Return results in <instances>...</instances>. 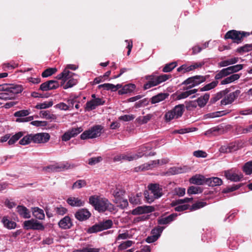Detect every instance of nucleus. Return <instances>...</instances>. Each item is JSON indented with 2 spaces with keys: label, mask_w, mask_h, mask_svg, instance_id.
Segmentation results:
<instances>
[{
  "label": "nucleus",
  "mask_w": 252,
  "mask_h": 252,
  "mask_svg": "<svg viewBox=\"0 0 252 252\" xmlns=\"http://www.w3.org/2000/svg\"><path fill=\"white\" fill-rule=\"evenodd\" d=\"M20 85L3 84L0 85V99L7 100L14 99L16 95L22 91Z\"/></svg>",
  "instance_id": "f257e3e1"
},
{
  "label": "nucleus",
  "mask_w": 252,
  "mask_h": 252,
  "mask_svg": "<svg viewBox=\"0 0 252 252\" xmlns=\"http://www.w3.org/2000/svg\"><path fill=\"white\" fill-rule=\"evenodd\" d=\"M89 203L99 212H104L107 210H111L113 208V205L108 199L96 195L90 197Z\"/></svg>",
  "instance_id": "f03ea898"
},
{
  "label": "nucleus",
  "mask_w": 252,
  "mask_h": 252,
  "mask_svg": "<svg viewBox=\"0 0 252 252\" xmlns=\"http://www.w3.org/2000/svg\"><path fill=\"white\" fill-rule=\"evenodd\" d=\"M170 75L162 74L158 76L155 74L146 76L145 78L147 82L144 86V89L147 90L153 87L156 86L169 78Z\"/></svg>",
  "instance_id": "7ed1b4c3"
},
{
  "label": "nucleus",
  "mask_w": 252,
  "mask_h": 252,
  "mask_svg": "<svg viewBox=\"0 0 252 252\" xmlns=\"http://www.w3.org/2000/svg\"><path fill=\"white\" fill-rule=\"evenodd\" d=\"M245 146V142L243 140H238L228 145L221 146L220 152L222 153H229L239 150Z\"/></svg>",
  "instance_id": "20e7f679"
},
{
  "label": "nucleus",
  "mask_w": 252,
  "mask_h": 252,
  "mask_svg": "<svg viewBox=\"0 0 252 252\" xmlns=\"http://www.w3.org/2000/svg\"><path fill=\"white\" fill-rule=\"evenodd\" d=\"M184 106L182 104L176 105L174 108L166 112L164 116L166 122H169L172 120L177 119L181 117L183 113Z\"/></svg>",
  "instance_id": "39448f33"
},
{
  "label": "nucleus",
  "mask_w": 252,
  "mask_h": 252,
  "mask_svg": "<svg viewBox=\"0 0 252 252\" xmlns=\"http://www.w3.org/2000/svg\"><path fill=\"white\" fill-rule=\"evenodd\" d=\"M103 126L100 125H95L88 130L84 131L80 135L81 139H93L100 136Z\"/></svg>",
  "instance_id": "423d86ee"
},
{
  "label": "nucleus",
  "mask_w": 252,
  "mask_h": 252,
  "mask_svg": "<svg viewBox=\"0 0 252 252\" xmlns=\"http://www.w3.org/2000/svg\"><path fill=\"white\" fill-rule=\"evenodd\" d=\"M169 162V159L167 158H162L161 159H158L152 161L149 163H145L142 165L135 168V171L136 172L142 171L144 170H149L152 169L158 165H161L167 163Z\"/></svg>",
  "instance_id": "0eeeda50"
},
{
  "label": "nucleus",
  "mask_w": 252,
  "mask_h": 252,
  "mask_svg": "<svg viewBox=\"0 0 252 252\" xmlns=\"http://www.w3.org/2000/svg\"><path fill=\"white\" fill-rule=\"evenodd\" d=\"M76 166V165L75 164L70 163L68 162H64L60 164H57L49 167H45L44 169L46 171L49 170L52 171H62L68 169L73 168Z\"/></svg>",
  "instance_id": "6e6552de"
},
{
  "label": "nucleus",
  "mask_w": 252,
  "mask_h": 252,
  "mask_svg": "<svg viewBox=\"0 0 252 252\" xmlns=\"http://www.w3.org/2000/svg\"><path fill=\"white\" fill-rule=\"evenodd\" d=\"M249 35L248 33L244 32H240L235 30L229 31L225 35V39H231L234 42L239 43L241 42L242 38Z\"/></svg>",
  "instance_id": "1a4fd4ad"
},
{
  "label": "nucleus",
  "mask_w": 252,
  "mask_h": 252,
  "mask_svg": "<svg viewBox=\"0 0 252 252\" xmlns=\"http://www.w3.org/2000/svg\"><path fill=\"white\" fill-rule=\"evenodd\" d=\"M206 80V77L203 76L197 75L188 78L184 82V84L189 85L187 89H190L195 86L198 85Z\"/></svg>",
  "instance_id": "9d476101"
},
{
  "label": "nucleus",
  "mask_w": 252,
  "mask_h": 252,
  "mask_svg": "<svg viewBox=\"0 0 252 252\" xmlns=\"http://www.w3.org/2000/svg\"><path fill=\"white\" fill-rule=\"evenodd\" d=\"M192 200V198H186L184 199H179L176 201H173L171 203L172 206H176L175 210L177 212H181L187 210L189 206L184 203L188 202Z\"/></svg>",
  "instance_id": "9b49d317"
},
{
  "label": "nucleus",
  "mask_w": 252,
  "mask_h": 252,
  "mask_svg": "<svg viewBox=\"0 0 252 252\" xmlns=\"http://www.w3.org/2000/svg\"><path fill=\"white\" fill-rule=\"evenodd\" d=\"M24 227L27 229L43 230L44 226L42 223L34 219L26 220L24 222Z\"/></svg>",
  "instance_id": "f8f14e48"
},
{
  "label": "nucleus",
  "mask_w": 252,
  "mask_h": 252,
  "mask_svg": "<svg viewBox=\"0 0 252 252\" xmlns=\"http://www.w3.org/2000/svg\"><path fill=\"white\" fill-rule=\"evenodd\" d=\"M224 173L227 179L234 182L239 181L243 178V175L241 172L233 169L225 171Z\"/></svg>",
  "instance_id": "ddd939ff"
},
{
  "label": "nucleus",
  "mask_w": 252,
  "mask_h": 252,
  "mask_svg": "<svg viewBox=\"0 0 252 252\" xmlns=\"http://www.w3.org/2000/svg\"><path fill=\"white\" fill-rule=\"evenodd\" d=\"M240 93V91L236 90L235 92L231 93L224 96V97L220 101L221 105H226L232 103L238 97Z\"/></svg>",
  "instance_id": "4468645a"
},
{
  "label": "nucleus",
  "mask_w": 252,
  "mask_h": 252,
  "mask_svg": "<svg viewBox=\"0 0 252 252\" xmlns=\"http://www.w3.org/2000/svg\"><path fill=\"white\" fill-rule=\"evenodd\" d=\"M104 103L105 100L101 98L92 99L87 102L85 109L87 111H91L95 109L98 106L103 105Z\"/></svg>",
  "instance_id": "2eb2a0df"
},
{
  "label": "nucleus",
  "mask_w": 252,
  "mask_h": 252,
  "mask_svg": "<svg viewBox=\"0 0 252 252\" xmlns=\"http://www.w3.org/2000/svg\"><path fill=\"white\" fill-rule=\"evenodd\" d=\"M50 138V135L47 133H38L32 134V142L35 143H45Z\"/></svg>",
  "instance_id": "dca6fc26"
},
{
  "label": "nucleus",
  "mask_w": 252,
  "mask_h": 252,
  "mask_svg": "<svg viewBox=\"0 0 252 252\" xmlns=\"http://www.w3.org/2000/svg\"><path fill=\"white\" fill-rule=\"evenodd\" d=\"M148 188L155 199L160 198L163 194L162 189L158 184H151L149 185Z\"/></svg>",
  "instance_id": "f3484780"
},
{
  "label": "nucleus",
  "mask_w": 252,
  "mask_h": 252,
  "mask_svg": "<svg viewBox=\"0 0 252 252\" xmlns=\"http://www.w3.org/2000/svg\"><path fill=\"white\" fill-rule=\"evenodd\" d=\"M229 127L228 126H224L222 125L213 127L207 130L205 134H213L214 135H220L224 133L226 129Z\"/></svg>",
  "instance_id": "a211bd4d"
},
{
  "label": "nucleus",
  "mask_w": 252,
  "mask_h": 252,
  "mask_svg": "<svg viewBox=\"0 0 252 252\" xmlns=\"http://www.w3.org/2000/svg\"><path fill=\"white\" fill-rule=\"evenodd\" d=\"M59 87V83L55 80H50L40 85V89L42 91L56 89Z\"/></svg>",
  "instance_id": "6ab92c4d"
},
{
  "label": "nucleus",
  "mask_w": 252,
  "mask_h": 252,
  "mask_svg": "<svg viewBox=\"0 0 252 252\" xmlns=\"http://www.w3.org/2000/svg\"><path fill=\"white\" fill-rule=\"evenodd\" d=\"M154 211V208L151 206H138L132 211V214L134 215H140L145 213H149Z\"/></svg>",
  "instance_id": "aec40b11"
},
{
  "label": "nucleus",
  "mask_w": 252,
  "mask_h": 252,
  "mask_svg": "<svg viewBox=\"0 0 252 252\" xmlns=\"http://www.w3.org/2000/svg\"><path fill=\"white\" fill-rule=\"evenodd\" d=\"M74 75V73L69 71V70L67 69H64L61 73L57 76L56 78L59 80H61L62 81L61 85H63L68 79L72 78Z\"/></svg>",
  "instance_id": "412c9836"
},
{
  "label": "nucleus",
  "mask_w": 252,
  "mask_h": 252,
  "mask_svg": "<svg viewBox=\"0 0 252 252\" xmlns=\"http://www.w3.org/2000/svg\"><path fill=\"white\" fill-rule=\"evenodd\" d=\"M91 213L86 209H79L75 214V218L79 220L83 221L90 218Z\"/></svg>",
  "instance_id": "4be33fe9"
},
{
  "label": "nucleus",
  "mask_w": 252,
  "mask_h": 252,
  "mask_svg": "<svg viewBox=\"0 0 252 252\" xmlns=\"http://www.w3.org/2000/svg\"><path fill=\"white\" fill-rule=\"evenodd\" d=\"M66 202L73 207H81L84 206L85 201L79 197L71 196L67 198Z\"/></svg>",
  "instance_id": "5701e85b"
},
{
  "label": "nucleus",
  "mask_w": 252,
  "mask_h": 252,
  "mask_svg": "<svg viewBox=\"0 0 252 252\" xmlns=\"http://www.w3.org/2000/svg\"><path fill=\"white\" fill-rule=\"evenodd\" d=\"M16 211L20 216L24 219H30L31 217V212L24 206H18L16 208Z\"/></svg>",
  "instance_id": "b1692460"
},
{
  "label": "nucleus",
  "mask_w": 252,
  "mask_h": 252,
  "mask_svg": "<svg viewBox=\"0 0 252 252\" xmlns=\"http://www.w3.org/2000/svg\"><path fill=\"white\" fill-rule=\"evenodd\" d=\"M239 60V58L238 57H232L219 62L218 66L220 67H226L237 63Z\"/></svg>",
  "instance_id": "393cba45"
},
{
  "label": "nucleus",
  "mask_w": 252,
  "mask_h": 252,
  "mask_svg": "<svg viewBox=\"0 0 252 252\" xmlns=\"http://www.w3.org/2000/svg\"><path fill=\"white\" fill-rule=\"evenodd\" d=\"M207 178L200 175L193 176L189 180L190 183L198 185L206 184Z\"/></svg>",
  "instance_id": "a878e982"
},
{
  "label": "nucleus",
  "mask_w": 252,
  "mask_h": 252,
  "mask_svg": "<svg viewBox=\"0 0 252 252\" xmlns=\"http://www.w3.org/2000/svg\"><path fill=\"white\" fill-rule=\"evenodd\" d=\"M59 226L62 229H66L70 228L72 225L70 218L68 216H65L59 222Z\"/></svg>",
  "instance_id": "bb28decb"
},
{
  "label": "nucleus",
  "mask_w": 252,
  "mask_h": 252,
  "mask_svg": "<svg viewBox=\"0 0 252 252\" xmlns=\"http://www.w3.org/2000/svg\"><path fill=\"white\" fill-rule=\"evenodd\" d=\"M152 149V146L150 144H147L141 146L135 155L138 157V158H141L146 155L147 152Z\"/></svg>",
  "instance_id": "cd10ccee"
},
{
  "label": "nucleus",
  "mask_w": 252,
  "mask_h": 252,
  "mask_svg": "<svg viewBox=\"0 0 252 252\" xmlns=\"http://www.w3.org/2000/svg\"><path fill=\"white\" fill-rule=\"evenodd\" d=\"M135 89V86L132 84H129L125 85L122 89L119 90L118 94L120 95L126 94L133 92Z\"/></svg>",
  "instance_id": "c85d7f7f"
},
{
  "label": "nucleus",
  "mask_w": 252,
  "mask_h": 252,
  "mask_svg": "<svg viewBox=\"0 0 252 252\" xmlns=\"http://www.w3.org/2000/svg\"><path fill=\"white\" fill-rule=\"evenodd\" d=\"M32 211L33 217L38 220H42L45 218V215L42 209L38 207H33L32 208Z\"/></svg>",
  "instance_id": "c756f323"
},
{
  "label": "nucleus",
  "mask_w": 252,
  "mask_h": 252,
  "mask_svg": "<svg viewBox=\"0 0 252 252\" xmlns=\"http://www.w3.org/2000/svg\"><path fill=\"white\" fill-rule=\"evenodd\" d=\"M240 77V75L239 74H233L230 76L227 77L222 80L220 84L221 85H226L230 84L238 80Z\"/></svg>",
  "instance_id": "7c9ffc66"
},
{
  "label": "nucleus",
  "mask_w": 252,
  "mask_h": 252,
  "mask_svg": "<svg viewBox=\"0 0 252 252\" xmlns=\"http://www.w3.org/2000/svg\"><path fill=\"white\" fill-rule=\"evenodd\" d=\"M222 184V181L218 177H212L207 178L206 185L209 186L214 187L220 186Z\"/></svg>",
  "instance_id": "2f4dec72"
},
{
  "label": "nucleus",
  "mask_w": 252,
  "mask_h": 252,
  "mask_svg": "<svg viewBox=\"0 0 252 252\" xmlns=\"http://www.w3.org/2000/svg\"><path fill=\"white\" fill-rule=\"evenodd\" d=\"M181 167H173L170 168L168 171V174L170 175H176L178 174H181L184 172H186L188 169L186 167L187 166H183Z\"/></svg>",
  "instance_id": "473e14b6"
},
{
  "label": "nucleus",
  "mask_w": 252,
  "mask_h": 252,
  "mask_svg": "<svg viewBox=\"0 0 252 252\" xmlns=\"http://www.w3.org/2000/svg\"><path fill=\"white\" fill-rule=\"evenodd\" d=\"M168 94L166 93H160L156 95L153 96L151 98V103L152 104H155L157 103H158L161 101L164 100L167 96Z\"/></svg>",
  "instance_id": "72a5a7b5"
},
{
  "label": "nucleus",
  "mask_w": 252,
  "mask_h": 252,
  "mask_svg": "<svg viewBox=\"0 0 252 252\" xmlns=\"http://www.w3.org/2000/svg\"><path fill=\"white\" fill-rule=\"evenodd\" d=\"M1 221L4 226L8 229H14L16 226V222L10 220L7 217H4Z\"/></svg>",
  "instance_id": "f704fd0d"
},
{
  "label": "nucleus",
  "mask_w": 252,
  "mask_h": 252,
  "mask_svg": "<svg viewBox=\"0 0 252 252\" xmlns=\"http://www.w3.org/2000/svg\"><path fill=\"white\" fill-rule=\"evenodd\" d=\"M177 214L176 213H173L168 217L162 218L159 220L158 222L159 223L161 224H165L168 223L173 220L175 219V218L177 217Z\"/></svg>",
  "instance_id": "c9c22d12"
},
{
  "label": "nucleus",
  "mask_w": 252,
  "mask_h": 252,
  "mask_svg": "<svg viewBox=\"0 0 252 252\" xmlns=\"http://www.w3.org/2000/svg\"><path fill=\"white\" fill-rule=\"evenodd\" d=\"M210 97V95L208 94H205L203 96H200L197 99V103L198 105L202 107H204L207 103Z\"/></svg>",
  "instance_id": "e433bc0d"
},
{
  "label": "nucleus",
  "mask_w": 252,
  "mask_h": 252,
  "mask_svg": "<svg viewBox=\"0 0 252 252\" xmlns=\"http://www.w3.org/2000/svg\"><path fill=\"white\" fill-rule=\"evenodd\" d=\"M99 249L92 248L90 246L88 245L85 247L75 249L73 252H99Z\"/></svg>",
  "instance_id": "4c0bfd02"
},
{
  "label": "nucleus",
  "mask_w": 252,
  "mask_h": 252,
  "mask_svg": "<svg viewBox=\"0 0 252 252\" xmlns=\"http://www.w3.org/2000/svg\"><path fill=\"white\" fill-rule=\"evenodd\" d=\"M40 117L51 121L56 119V116L50 114L48 111L42 110L39 112Z\"/></svg>",
  "instance_id": "58836bf2"
},
{
  "label": "nucleus",
  "mask_w": 252,
  "mask_h": 252,
  "mask_svg": "<svg viewBox=\"0 0 252 252\" xmlns=\"http://www.w3.org/2000/svg\"><path fill=\"white\" fill-rule=\"evenodd\" d=\"M53 105V103L52 101H45L42 103L37 104L35 108L37 109H44L48 108L51 107Z\"/></svg>",
  "instance_id": "ea45409f"
},
{
  "label": "nucleus",
  "mask_w": 252,
  "mask_h": 252,
  "mask_svg": "<svg viewBox=\"0 0 252 252\" xmlns=\"http://www.w3.org/2000/svg\"><path fill=\"white\" fill-rule=\"evenodd\" d=\"M152 117V115L148 114L143 117H139L136 119L137 123L140 125L144 124L149 122Z\"/></svg>",
  "instance_id": "a19ab883"
},
{
  "label": "nucleus",
  "mask_w": 252,
  "mask_h": 252,
  "mask_svg": "<svg viewBox=\"0 0 252 252\" xmlns=\"http://www.w3.org/2000/svg\"><path fill=\"white\" fill-rule=\"evenodd\" d=\"M197 90L196 89H192L189 90H187L184 92H183L180 94H179L178 96V98L179 99H183L185 98L191 94H195L196 93Z\"/></svg>",
  "instance_id": "79ce46f5"
},
{
  "label": "nucleus",
  "mask_w": 252,
  "mask_h": 252,
  "mask_svg": "<svg viewBox=\"0 0 252 252\" xmlns=\"http://www.w3.org/2000/svg\"><path fill=\"white\" fill-rule=\"evenodd\" d=\"M86 181L84 180H78L76 181L72 185V189H81L86 186Z\"/></svg>",
  "instance_id": "37998d69"
},
{
  "label": "nucleus",
  "mask_w": 252,
  "mask_h": 252,
  "mask_svg": "<svg viewBox=\"0 0 252 252\" xmlns=\"http://www.w3.org/2000/svg\"><path fill=\"white\" fill-rule=\"evenodd\" d=\"M23 135L22 132H19L13 135L8 140V143L9 145L14 144Z\"/></svg>",
  "instance_id": "c03bdc74"
},
{
  "label": "nucleus",
  "mask_w": 252,
  "mask_h": 252,
  "mask_svg": "<svg viewBox=\"0 0 252 252\" xmlns=\"http://www.w3.org/2000/svg\"><path fill=\"white\" fill-rule=\"evenodd\" d=\"M31 142H32V134H28L24 136L20 141L19 143L22 145H26L30 144Z\"/></svg>",
  "instance_id": "a18cd8bd"
},
{
  "label": "nucleus",
  "mask_w": 252,
  "mask_h": 252,
  "mask_svg": "<svg viewBox=\"0 0 252 252\" xmlns=\"http://www.w3.org/2000/svg\"><path fill=\"white\" fill-rule=\"evenodd\" d=\"M124 160L128 161H132L138 159V157L135 155V153H126L123 154Z\"/></svg>",
  "instance_id": "49530a36"
},
{
  "label": "nucleus",
  "mask_w": 252,
  "mask_h": 252,
  "mask_svg": "<svg viewBox=\"0 0 252 252\" xmlns=\"http://www.w3.org/2000/svg\"><path fill=\"white\" fill-rule=\"evenodd\" d=\"M218 84V82L217 81H214L210 83H209L200 89V91H207L210 90L214 88H215Z\"/></svg>",
  "instance_id": "de8ad7c7"
},
{
  "label": "nucleus",
  "mask_w": 252,
  "mask_h": 252,
  "mask_svg": "<svg viewBox=\"0 0 252 252\" xmlns=\"http://www.w3.org/2000/svg\"><path fill=\"white\" fill-rule=\"evenodd\" d=\"M77 83V81L76 79H75L73 78L68 79L66 83H65L63 86V88L64 89H67L69 88L72 87L73 86L75 85Z\"/></svg>",
  "instance_id": "09e8293b"
},
{
  "label": "nucleus",
  "mask_w": 252,
  "mask_h": 252,
  "mask_svg": "<svg viewBox=\"0 0 252 252\" xmlns=\"http://www.w3.org/2000/svg\"><path fill=\"white\" fill-rule=\"evenodd\" d=\"M141 194H131L129 197V202L133 204H137L140 203V197Z\"/></svg>",
  "instance_id": "8fccbe9b"
},
{
  "label": "nucleus",
  "mask_w": 252,
  "mask_h": 252,
  "mask_svg": "<svg viewBox=\"0 0 252 252\" xmlns=\"http://www.w3.org/2000/svg\"><path fill=\"white\" fill-rule=\"evenodd\" d=\"M99 223L101 230H103L110 228L112 225V221L110 220H108L100 222Z\"/></svg>",
  "instance_id": "3c124183"
},
{
  "label": "nucleus",
  "mask_w": 252,
  "mask_h": 252,
  "mask_svg": "<svg viewBox=\"0 0 252 252\" xmlns=\"http://www.w3.org/2000/svg\"><path fill=\"white\" fill-rule=\"evenodd\" d=\"M67 211V210L61 205L57 206L55 208V212L57 215L63 216L66 213Z\"/></svg>",
  "instance_id": "603ef678"
},
{
  "label": "nucleus",
  "mask_w": 252,
  "mask_h": 252,
  "mask_svg": "<svg viewBox=\"0 0 252 252\" xmlns=\"http://www.w3.org/2000/svg\"><path fill=\"white\" fill-rule=\"evenodd\" d=\"M243 171L247 175L252 173V161L247 162L243 166Z\"/></svg>",
  "instance_id": "864d4df0"
},
{
  "label": "nucleus",
  "mask_w": 252,
  "mask_h": 252,
  "mask_svg": "<svg viewBox=\"0 0 252 252\" xmlns=\"http://www.w3.org/2000/svg\"><path fill=\"white\" fill-rule=\"evenodd\" d=\"M134 242L131 240H127L121 244L119 247L118 249L119 250H125L130 247H131Z\"/></svg>",
  "instance_id": "5fc2aeb1"
},
{
  "label": "nucleus",
  "mask_w": 252,
  "mask_h": 252,
  "mask_svg": "<svg viewBox=\"0 0 252 252\" xmlns=\"http://www.w3.org/2000/svg\"><path fill=\"white\" fill-rule=\"evenodd\" d=\"M57 69L56 68H49L46 69L44 72L42 73V76L43 77H48L55 72H56Z\"/></svg>",
  "instance_id": "6e6d98bb"
},
{
  "label": "nucleus",
  "mask_w": 252,
  "mask_h": 252,
  "mask_svg": "<svg viewBox=\"0 0 252 252\" xmlns=\"http://www.w3.org/2000/svg\"><path fill=\"white\" fill-rule=\"evenodd\" d=\"M225 114L224 111H217L213 113L207 114L206 116V118H214L217 117H221Z\"/></svg>",
  "instance_id": "4d7b16f0"
},
{
  "label": "nucleus",
  "mask_w": 252,
  "mask_h": 252,
  "mask_svg": "<svg viewBox=\"0 0 252 252\" xmlns=\"http://www.w3.org/2000/svg\"><path fill=\"white\" fill-rule=\"evenodd\" d=\"M114 85L110 83H105L103 84H101L98 86L99 88H104L106 90H110L112 92H115V88Z\"/></svg>",
  "instance_id": "13d9d810"
},
{
  "label": "nucleus",
  "mask_w": 252,
  "mask_h": 252,
  "mask_svg": "<svg viewBox=\"0 0 252 252\" xmlns=\"http://www.w3.org/2000/svg\"><path fill=\"white\" fill-rule=\"evenodd\" d=\"M177 71L178 72H181L182 73H185L192 70L190 65H188L187 64H185L178 68Z\"/></svg>",
  "instance_id": "bf43d9fd"
},
{
  "label": "nucleus",
  "mask_w": 252,
  "mask_h": 252,
  "mask_svg": "<svg viewBox=\"0 0 252 252\" xmlns=\"http://www.w3.org/2000/svg\"><path fill=\"white\" fill-rule=\"evenodd\" d=\"M30 114V110H22L16 112L14 116L16 117H22L29 115Z\"/></svg>",
  "instance_id": "052dcab7"
},
{
  "label": "nucleus",
  "mask_w": 252,
  "mask_h": 252,
  "mask_svg": "<svg viewBox=\"0 0 252 252\" xmlns=\"http://www.w3.org/2000/svg\"><path fill=\"white\" fill-rule=\"evenodd\" d=\"M176 63L173 62L166 64L163 68L162 71L164 72H168L171 71L176 66Z\"/></svg>",
  "instance_id": "680f3d73"
},
{
  "label": "nucleus",
  "mask_w": 252,
  "mask_h": 252,
  "mask_svg": "<svg viewBox=\"0 0 252 252\" xmlns=\"http://www.w3.org/2000/svg\"><path fill=\"white\" fill-rule=\"evenodd\" d=\"M102 231L99 225V223L95 224V225L92 226L91 227L89 228L87 231L88 233H95L98 231Z\"/></svg>",
  "instance_id": "e2e57ef3"
},
{
  "label": "nucleus",
  "mask_w": 252,
  "mask_h": 252,
  "mask_svg": "<svg viewBox=\"0 0 252 252\" xmlns=\"http://www.w3.org/2000/svg\"><path fill=\"white\" fill-rule=\"evenodd\" d=\"M102 160V158L101 157H93L89 159L88 164L90 165H94Z\"/></svg>",
  "instance_id": "0e129e2a"
},
{
  "label": "nucleus",
  "mask_w": 252,
  "mask_h": 252,
  "mask_svg": "<svg viewBox=\"0 0 252 252\" xmlns=\"http://www.w3.org/2000/svg\"><path fill=\"white\" fill-rule=\"evenodd\" d=\"M83 128L81 127L72 128L69 130V132L71 134V136L73 137L77 135L78 134L81 133L83 131Z\"/></svg>",
  "instance_id": "69168bd1"
},
{
  "label": "nucleus",
  "mask_w": 252,
  "mask_h": 252,
  "mask_svg": "<svg viewBox=\"0 0 252 252\" xmlns=\"http://www.w3.org/2000/svg\"><path fill=\"white\" fill-rule=\"evenodd\" d=\"M201 192V189L197 187L191 186L188 190L189 194H196Z\"/></svg>",
  "instance_id": "338daca9"
},
{
  "label": "nucleus",
  "mask_w": 252,
  "mask_h": 252,
  "mask_svg": "<svg viewBox=\"0 0 252 252\" xmlns=\"http://www.w3.org/2000/svg\"><path fill=\"white\" fill-rule=\"evenodd\" d=\"M131 237V235L129 234L127 231L125 232L124 233H120L116 240L117 241L120 240H125L128 238H130Z\"/></svg>",
  "instance_id": "774afa93"
}]
</instances>
